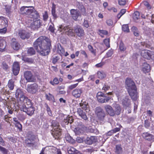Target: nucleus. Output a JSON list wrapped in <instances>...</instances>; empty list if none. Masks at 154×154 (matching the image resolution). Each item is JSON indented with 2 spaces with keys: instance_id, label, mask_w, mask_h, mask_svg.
Listing matches in <instances>:
<instances>
[{
  "instance_id": "0eeeda50",
  "label": "nucleus",
  "mask_w": 154,
  "mask_h": 154,
  "mask_svg": "<svg viewBox=\"0 0 154 154\" xmlns=\"http://www.w3.org/2000/svg\"><path fill=\"white\" fill-rule=\"evenodd\" d=\"M42 22V21L40 20H35L33 21L31 20L30 23H29L28 25L29 27L34 30L40 27Z\"/></svg>"
},
{
  "instance_id": "6ab92c4d",
  "label": "nucleus",
  "mask_w": 154,
  "mask_h": 154,
  "mask_svg": "<svg viewBox=\"0 0 154 154\" xmlns=\"http://www.w3.org/2000/svg\"><path fill=\"white\" fill-rule=\"evenodd\" d=\"M11 42V45L13 48L15 50H18L20 48V45L16 39L13 38L12 39Z\"/></svg>"
},
{
  "instance_id": "a18cd8bd",
  "label": "nucleus",
  "mask_w": 154,
  "mask_h": 154,
  "mask_svg": "<svg viewBox=\"0 0 154 154\" xmlns=\"http://www.w3.org/2000/svg\"><path fill=\"white\" fill-rule=\"evenodd\" d=\"M126 11V10L125 9H122L121 10L120 13L117 15V17L119 19L123 15Z\"/></svg>"
},
{
  "instance_id": "423d86ee",
  "label": "nucleus",
  "mask_w": 154,
  "mask_h": 154,
  "mask_svg": "<svg viewBox=\"0 0 154 154\" xmlns=\"http://www.w3.org/2000/svg\"><path fill=\"white\" fill-rule=\"evenodd\" d=\"M97 97L98 101L102 103L107 102L110 99V97L105 96L101 92H99L97 94Z\"/></svg>"
},
{
  "instance_id": "69168bd1",
  "label": "nucleus",
  "mask_w": 154,
  "mask_h": 154,
  "mask_svg": "<svg viewBox=\"0 0 154 154\" xmlns=\"http://www.w3.org/2000/svg\"><path fill=\"white\" fill-rule=\"evenodd\" d=\"M83 25L84 27L86 28H88L89 26V24L88 23V20H84V23L83 24Z\"/></svg>"
},
{
  "instance_id": "37998d69",
  "label": "nucleus",
  "mask_w": 154,
  "mask_h": 154,
  "mask_svg": "<svg viewBox=\"0 0 154 154\" xmlns=\"http://www.w3.org/2000/svg\"><path fill=\"white\" fill-rule=\"evenodd\" d=\"M45 106L46 108V110L48 114L50 116H52V114L51 111L48 105L46 103H45Z\"/></svg>"
},
{
  "instance_id": "5fc2aeb1",
  "label": "nucleus",
  "mask_w": 154,
  "mask_h": 154,
  "mask_svg": "<svg viewBox=\"0 0 154 154\" xmlns=\"http://www.w3.org/2000/svg\"><path fill=\"white\" fill-rule=\"evenodd\" d=\"M48 29L52 33L54 32L55 29L54 27V25L53 24L50 25L49 26Z\"/></svg>"
},
{
  "instance_id": "ea45409f",
  "label": "nucleus",
  "mask_w": 154,
  "mask_h": 154,
  "mask_svg": "<svg viewBox=\"0 0 154 154\" xmlns=\"http://www.w3.org/2000/svg\"><path fill=\"white\" fill-rule=\"evenodd\" d=\"M76 150L75 148L72 147L68 148V152L69 154H75Z\"/></svg>"
},
{
  "instance_id": "20e7f679",
  "label": "nucleus",
  "mask_w": 154,
  "mask_h": 154,
  "mask_svg": "<svg viewBox=\"0 0 154 154\" xmlns=\"http://www.w3.org/2000/svg\"><path fill=\"white\" fill-rule=\"evenodd\" d=\"M23 104L22 106H19V108H20L21 110L25 112L29 116L32 115L34 112V109L32 106L31 103L30 105H29L26 104Z\"/></svg>"
},
{
  "instance_id": "052dcab7",
  "label": "nucleus",
  "mask_w": 154,
  "mask_h": 154,
  "mask_svg": "<svg viewBox=\"0 0 154 154\" xmlns=\"http://www.w3.org/2000/svg\"><path fill=\"white\" fill-rule=\"evenodd\" d=\"M7 31L6 27H3L0 28V33L3 34L5 33Z\"/></svg>"
},
{
  "instance_id": "774afa93",
  "label": "nucleus",
  "mask_w": 154,
  "mask_h": 154,
  "mask_svg": "<svg viewBox=\"0 0 154 154\" xmlns=\"http://www.w3.org/2000/svg\"><path fill=\"white\" fill-rule=\"evenodd\" d=\"M113 53V51L112 50L109 51L106 53V56L107 57H111Z\"/></svg>"
},
{
  "instance_id": "9d476101",
  "label": "nucleus",
  "mask_w": 154,
  "mask_h": 154,
  "mask_svg": "<svg viewBox=\"0 0 154 154\" xmlns=\"http://www.w3.org/2000/svg\"><path fill=\"white\" fill-rule=\"evenodd\" d=\"M74 31L77 36L79 37L84 35V31L82 28L79 26L76 25L74 27Z\"/></svg>"
},
{
  "instance_id": "6e6552de",
  "label": "nucleus",
  "mask_w": 154,
  "mask_h": 154,
  "mask_svg": "<svg viewBox=\"0 0 154 154\" xmlns=\"http://www.w3.org/2000/svg\"><path fill=\"white\" fill-rule=\"evenodd\" d=\"M27 91L32 94H35L38 90V86L35 84L31 85H28L26 89Z\"/></svg>"
},
{
  "instance_id": "864d4df0",
  "label": "nucleus",
  "mask_w": 154,
  "mask_h": 154,
  "mask_svg": "<svg viewBox=\"0 0 154 154\" xmlns=\"http://www.w3.org/2000/svg\"><path fill=\"white\" fill-rule=\"evenodd\" d=\"M33 140L30 139H27L25 140V143L27 144L33 145Z\"/></svg>"
},
{
  "instance_id": "412c9836",
  "label": "nucleus",
  "mask_w": 154,
  "mask_h": 154,
  "mask_svg": "<svg viewBox=\"0 0 154 154\" xmlns=\"http://www.w3.org/2000/svg\"><path fill=\"white\" fill-rule=\"evenodd\" d=\"M112 107L114 110L115 114L118 115L120 113L121 108L119 104L116 103H113L112 105Z\"/></svg>"
},
{
  "instance_id": "13d9d810",
  "label": "nucleus",
  "mask_w": 154,
  "mask_h": 154,
  "mask_svg": "<svg viewBox=\"0 0 154 154\" xmlns=\"http://www.w3.org/2000/svg\"><path fill=\"white\" fill-rule=\"evenodd\" d=\"M60 59L59 57L56 56L52 59V62L53 64H55L59 61Z\"/></svg>"
},
{
  "instance_id": "de8ad7c7",
  "label": "nucleus",
  "mask_w": 154,
  "mask_h": 154,
  "mask_svg": "<svg viewBox=\"0 0 154 154\" xmlns=\"http://www.w3.org/2000/svg\"><path fill=\"white\" fill-rule=\"evenodd\" d=\"M102 109L100 107H96V113L97 115L104 112Z\"/></svg>"
},
{
  "instance_id": "c85d7f7f",
  "label": "nucleus",
  "mask_w": 154,
  "mask_h": 154,
  "mask_svg": "<svg viewBox=\"0 0 154 154\" xmlns=\"http://www.w3.org/2000/svg\"><path fill=\"white\" fill-rule=\"evenodd\" d=\"M58 31L60 32H64L66 30H68V26H64V25H59L58 26Z\"/></svg>"
},
{
  "instance_id": "49530a36",
  "label": "nucleus",
  "mask_w": 154,
  "mask_h": 154,
  "mask_svg": "<svg viewBox=\"0 0 154 154\" xmlns=\"http://www.w3.org/2000/svg\"><path fill=\"white\" fill-rule=\"evenodd\" d=\"M28 7L23 6L21 7L20 9V11L21 13L22 14H26L27 12V9Z\"/></svg>"
},
{
  "instance_id": "4be33fe9",
  "label": "nucleus",
  "mask_w": 154,
  "mask_h": 154,
  "mask_svg": "<svg viewBox=\"0 0 154 154\" xmlns=\"http://www.w3.org/2000/svg\"><path fill=\"white\" fill-rule=\"evenodd\" d=\"M8 22L6 18L2 17H0V28L6 27L7 26Z\"/></svg>"
},
{
  "instance_id": "a878e982",
  "label": "nucleus",
  "mask_w": 154,
  "mask_h": 154,
  "mask_svg": "<svg viewBox=\"0 0 154 154\" xmlns=\"http://www.w3.org/2000/svg\"><path fill=\"white\" fill-rule=\"evenodd\" d=\"M78 9L81 11V15L83 16H86L87 14V12H86L85 8L84 6L82 4H79L78 7Z\"/></svg>"
},
{
  "instance_id": "79ce46f5",
  "label": "nucleus",
  "mask_w": 154,
  "mask_h": 154,
  "mask_svg": "<svg viewBox=\"0 0 154 154\" xmlns=\"http://www.w3.org/2000/svg\"><path fill=\"white\" fill-rule=\"evenodd\" d=\"M122 30L125 32H129L128 26V24H124L122 26Z\"/></svg>"
},
{
  "instance_id": "7ed1b4c3",
  "label": "nucleus",
  "mask_w": 154,
  "mask_h": 154,
  "mask_svg": "<svg viewBox=\"0 0 154 154\" xmlns=\"http://www.w3.org/2000/svg\"><path fill=\"white\" fill-rule=\"evenodd\" d=\"M15 95L19 105H20V103L26 104L29 105H31L30 100L25 96L24 91L23 89H17L16 91Z\"/></svg>"
},
{
  "instance_id": "cd10ccee",
  "label": "nucleus",
  "mask_w": 154,
  "mask_h": 154,
  "mask_svg": "<svg viewBox=\"0 0 154 154\" xmlns=\"http://www.w3.org/2000/svg\"><path fill=\"white\" fill-rule=\"evenodd\" d=\"M122 103L124 106L128 107L130 104V100L128 98V97H126L123 100Z\"/></svg>"
},
{
  "instance_id": "3c124183",
  "label": "nucleus",
  "mask_w": 154,
  "mask_h": 154,
  "mask_svg": "<svg viewBox=\"0 0 154 154\" xmlns=\"http://www.w3.org/2000/svg\"><path fill=\"white\" fill-rule=\"evenodd\" d=\"M50 83L53 85L57 84L59 83V81L57 78H54L53 81H51Z\"/></svg>"
},
{
  "instance_id": "f257e3e1",
  "label": "nucleus",
  "mask_w": 154,
  "mask_h": 154,
  "mask_svg": "<svg viewBox=\"0 0 154 154\" xmlns=\"http://www.w3.org/2000/svg\"><path fill=\"white\" fill-rule=\"evenodd\" d=\"M51 45L50 39L45 37H39L34 43V46L37 51L43 56L48 54Z\"/></svg>"
},
{
  "instance_id": "bf43d9fd",
  "label": "nucleus",
  "mask_w": 154,
  "mask_h": 154,
  "mask_svg": "<svg viewBox=\"0 0 154 154\" xmlns=\"http://www.w3.org/2000/svg\"><path fill=\"white\" fill-rule=\"evenodd\" d=\"M78 85V83L73 84L68 86V88L70 90H72V89L75 88Z\"/></svg>"
},
{
  "instance_id": "c03bdc74",
  "label": "nucleus",
  "mask_w": 154,
  "mask_h": 154,
  "mask_svg": "<svg viewBox=\"0 0 154 154\" xmlns=\"http://www.w3.org/2000/svg\"><path fill=\"white\" fill-rule=\"evenodd\" d=\"M27 53L29 55H32L35 53V51L32 48H30L27 51Z\"/></svg>"
},
{
  "instance_id": "bb28decb",
  "label": "nucleus",
  "mask_w": 154,
  "mask_h": 154,
  "mask_svg": "<svg viewBox=\"0 0 154 154\" xmlns=\"http://www.w3.org/2000/svg\"><path fill=\"white\" fill-rule=\"evenodd\" d=\"M123 151L121 145L117 144L116 146L115 152L116 154H122Z\"/></svg>"
},
{
  "instance_id": "b1692460",
  "label": "nucleus",
  "mask_w": 154,
  "mask_h": 154,
  "mask_svg": "<svg viewBox=\"0 0 154 154\" xmlns=\"http://www.w3.org/2000/svg\"><path fill=\"white\" fill-rule=\"evenodd\" d=\"M142 70L144 73L149 72L150 70L149 65L146 63H143L141 66Z\"/></svg>"
},
{
  "instance_id": "4d7b16f0",
  "label": "nucleus",
  "mask_w": 154,
  "mask_h": 154,
  "mask_svg": "<svg viewBox=\"0 0 154 154\" xmlns=\"http://www.w3.org/2000/svg\"><path fill=\"white\" fill-rule=\"evenodd\" d=\"M119 48L121 51H125L126 49V47L124 46V44L122 42H121L120 44Z\"/></svg>"
},
{
  "instance_id": "e433bc0d",
  "label": "nucleus",
  "mask_w": 154,
  "mask_h": 154,
  "mask_svg": "<svg viewBox=\"0 0 154 154\" xmlns=\"http://www.w3.org/2000/svg\"><path fill=\"white\" fill-rule=\"evenodd\" d=\"M97 75L98 78L103 79L106 77L105 73L103 72L99 71L97 72Z\"/></svg>"
},
{
  "instance_id": "09e8293b",
  "label": "nucleus",
  "mask_w": 154,
  "mask_h": 154,
  "mask_svg": "<svg viewBox=\"0 0 154 154\" xmlns=\"http://www.w3.org/2000/svg\"><path fill=\"white\" fill-rule=\"evenodd\" d=\"M66 140L68 141L69 142L73 143L74 142V140L70 136L67 135L66 137Z\"/></svg>"
},
{
  "instance_id": "7c9ffc66",
  "label": "nucleus",
  "mask_w": 154,
  "mask_h": 154,
  "mask_svg": "<svg viewBox=\"0 0 154 154\" xmlns=\"http://www.w3.org/2000/svg\"><path fill=\"white\" fill-rule=\"evenodd\" d=\"M105 116L106 114L104 112L97 115L98 119L100 121H103L104 120Z\"/></svg>"
},
{
  "instance_id": "2f4dec72",
  "label": "nucleus",
  "mask_w": 154,
  "mask_h": 154,
  "mask_svg": "<svg viewBox=\"0 0 154 154\" xmlns=\"http://www.w3.org/2000/svg\"><path fill=\"white\" fill-rule=\"evenodd\" d=\"M75 134H79L83 132L84 128L82 126H79L76 128H75Z\"/></svg>"
},
{
  "instance_id": "2eb2a0df",
  "label": "nucleus",
  "mask_w": 154,
  "mask_h": 154,
  "mask_svg": "<svg viewBox=\"0 0 154 154\" xmlns=\"http://www.w3.org/2000/svg\"><path fill=\"white\" fill-rule=\"evenodd\" d=\"M104 108L106 112L111 116H113L115 115L114 110L112 107L109 105L105 106Z\"/></svg>"
},
{
  "instance_id": "aec40b11",
  "label": "nucleus",
  "mask_w": 154,
  "mask_h": 154,
  "mask_svg": "<svg viewBox=\"0 0 154 154\" xmlns=\"http://www.w3.org/2000/svg\"><path fill=\"white\" fill-rule=\"evenodd\" d=\"M97 141V139L96 137L92 136L90 137H87L85 142L88 144L91 145L96 142Z\"/></svg>"
},
{
  "instance_id": "4468645a",
  "label": "nucleus",
  "mask_w": 154,
  "mask_h": 154,
  "mask_svg": "<svg viewBox=\"0 0 154 154\" xmlns=\"http://www.w3.org/2000/svg\"><path fill=\"white\" fill-rule=\"evenodd\" d=\"M18 34L21 38L24 39L28 38L29 37V34L25 30H20L19 31Z\"/></svg>"
},
{
  "instance_id": "0e129e2a",
  "label": "nucleus",
  "mask_w": 154,
  "mask_h": 154,
  "mask_svg": "<svg viewBox=\"0 0 154 154\" xmlns=\"http://www.w3.org/2000/svg\"><path fill=\"white\" fill-rule=\"evenodd\" d=\"M118 3L120 5H124L126 3V0H118Z\"/></svg>"
},
{
  "instance_id": "f03ea898",
  "label": "nucleus",
  "mask_w": 154,
  "mask_h": 154,
  "mask_svg": "<svg viewBox=\"0 0 154 154\" xmlns=\"http://www.w3.org/2000/svg\"><path fill=\"white\" fill-rule=\"evenodd\" d=\"M125 87L132 99L136 100L138 98V93L134 82L131 79L127 78L125 82Z\"/></svg>"
},
{
  "instance_id": "e2e57ef3",
  "label": "nucleus",
  "mask_w": 154,
  "mask_h": 154,
  "mask_svg": "<svg viewBox=\"0 0 154 154\" xmlns=\"http://www.w3.org/2000/svg\"><path fill=\"white\" fill-rule=\"evenodd\" d=\"M0 150L2 152L3 154H7L8 150L5 148L0 146Z\"/></svg>"
},
{
  "instance_id": "393cba45",
  "label": "nucleus",
  "mask_w": 154,
  "mask_h": 154,
  "mask_svg": "<svg viewBox=\"0 0 154 154\" xmlns=\"http://www.w3.org/2000/svg\"><path fill=\"white\" fill-rule=\"evenodd\" d=\"M77 112L79 116L85 120L87 119L86 114L85 112H84L80 108L77 109Z\"/></svg>"
},
{
  "instance_id": "ddd939ff",
  "label": "nucleus",
  "mask_w": 154,
  "mask_h": 154,
  "mask_svg": "<svg viewBox=\"0 0 154 154\" xmlns=\"http://www.w3.org/2000/svg\"><path fill=\"white\" fill-rule=\"evenodd\" d=\"M82 92L81 88H76L72 91V94L75 98H78L80 97Z\"/></svg>"
},
{
  "instance_id": "473e14b6",
  "label": "nucleus",
  "mask_w": 154,
  "mask_h": 154,
  "mask_svg": "<svg viewBox=\"0 0 154 154\" xmlns=\"http://www.w3.org/2000/svg\"><path fill=\"white\" fill-rule=\"evenodd\" d=\"M7 86L10 90H13L14 86V82L11 79L10 80L8 81Z\"/></svg>"
},
{
  "instance_id": "a211bd4d",
  "label": "nucleus",
  "mask_w": 154,
  "mask_h": 154,
  "mask_svg": "<svg viewBox=\"0 0 154 154\" xmlns=\"http://www.w3.org/2000/svg\"><path fill=\"white\" fill-rule=\"evenodd\" d=\"M6 45L5 38L4 37H0V50L3 51L5 48Z\"/></svg>"
},
{
  "instance_id": "72a5a7b5",
  "label": "nucleus",
  "mask_w": 154,
  "mask_h": 154,
  "mask_svg": "<svg viewBox=\"0 0 154 154\" xmlns=\"http://www.w3.org/2000/svg\"><path fill=\"white\" fill-rule=\"evenodd\" d=\"M73 122V119L72 117L66 116V119H64L65 124L67 125L68 123L71 124Z\"/></svg>"
},
{
  "instance_id": "680f3d73",
  "label": "nucleus",
  "mask_w": 154,
  "mask_h": 154,
  "mask_svg": "<svg viewBox=\"0 0 154 154\" xmlns=\"http://www.w3.org/2000/svg\"><path fill=\"white\" fill-rule=\"evenodd\" d=\"M110 88L109 86L107 85H104L102 88V90H103L104 91H107L109 90Z\"/></svg>"
},
{
  "instance_id": "603ef678",
  "label": "nucleus",
  "mask_w": 154,
  "mask_h": 154,
  "mask_svg": "<svg viewBox=\"0 0 154 154\" xmlns=\"http://www.w3.org/2000/svg\"><path fill=\"white\" fill-rule=\"evenodd\" d=\"M103 42L104 44L106 45V46L107 47L109 48L110 47L109 45V38L105 39L104 40Z\"/></svg>"
},
{
  "instance_id": "338daca9",
  "label": "nucleus",
  "mask_w": 154,
  "mask_h": 154,
  "mask_svg": "<svg viewBox=\"0 0 154 154\" xmlns=\"http://www.w3.org/2000/svg\"><path fill=\"white\" fill-rule=\"evenodd\" d=\"M88 48L90 51L93 54H95V50L94 49L93 47L91 45H88Z\"/></svg>"
},
{
  "instance_id": "39448f33",
  "label": "nucleus",
  "mask_w": 154,
  "mask_h": 154,
  "mask_svg": "<svg viewBox=\"0 0 154 154\" xmlns=\"http://www.w3.org/2000/svg\"><path fill=\"white\" fill-rule=\"evenodd\" d=\"M52 125L53 128V135L59 137L61 134V131L59 127L60 125L59 123L55 121H52Z\"/></svg>"
},
{
  "instance_id": "58836bf2",
  "label": "nucleus",
  "mask_w": 154,
  "mask_h": 154,
  "mask_svg": "<svg viewBox=\"0 0 154 154\" xmlns=\"http://www.w3.org/2000/svg\"><path fill=\"white\" fill-rule=\"evenodd\" d=\"M131 30L133 32L134 35L137 36L139 35V32L137 27L135 26L132 27L131 28Z\"/></svg>"
},
{
  "instance_id": "f3484780",
  "label": "nucleus",
  "mask_w": 154,
  "mask_h": 154,
  "mask_svg": "<svg viewBox=\"0 0 154 154\" xmlns=\"http://www.w3.org/2000/svg\"><path fill=\"white\" fill-rule=\"evenodd\" d=\"M151 54V51L146 50H143L141 52V55L144 58L148 60L150 59L149 56Z\"/></svg>"
},
{
  "instance_id": "dca6fc26",
  "label": "nucleus",
  "mask_w": 154,
  "mask_h": 154,
  "mask_svg": "<svg viewBox=\"0 0 154 154\" xmlns=\"http://www.w3.org/2000/svg\"><path fill=\"white\" fill-rule=\"evenodd\" d=\"M20 69L19 63L18 62H14L13 66V72L14 75H17Z\"/></svg>"
},
{
  "instance_id": "4c0bfd02",
  "label": "nucleus",
  "mask_w": 154,
  "mask_h": 154,
  "mask_svg": "<svg viewBox=\"0 0 154 154\" xmlns=\"http://www.w3.org/2000/svg\"><path fill=\"white\" fill-rule=\"evenodd\" d=\"M46 98L49 100L54 101V97L50 93H48V94H45Z\"/></svg>"
},
{
  "instance_id": "8fccbe9b",
  "label": "nucleus",
  "mask_w": 154,
  "mask_h": 154,
  "mask_svg": "<svg viewBox=\"0 0 154 154\" xmlns=\"http://www.w3.org/2000/svg\"><path fill=\"white\" fill-rule=\"evenodd\" d=\"M142 3L144 5L148 10H149L151 8V6L148 2L144 1Z\"/></svg>"
},
{
  "instance_id": "6e6d98bb",
  "label": "nucleus",
  "mask_w": 154,
  "mask_h": 154,
  "mask_svg": "<svg viewBox=\"0 0 154 154\" xmlns=\"http://www.w3.org/2000/svg\"><path fill=\"white\" fill-rule=\"evenodd\" d=\"M1 66L2 68L5 70L7 69L8 68V65L4 62H3L1 63Z\"/></svg>"
},
{
  "instance_id": "f8f14e48",
  "label": "nucleus",
  "mask_w": 154,
  "mask_h": 154,
  "mask_svg": "<svg viewBox=\"0 0 154 154\" xmlns=\"http://www.w3.org/2000/svg\"><path fill=\"white\" fill-rule=\"evenodd\" d=\"M34 10H35L34 9L33 7H28L26 14L29 15V17L31 18H35V15L37 16V14L36 12L34 11Z\"/></svg>"
},
{
  "instance_id": "1a4fd4ad",
  "label": "nucleus",
  "mask_w": 154,
  "mask_h": 154,
  "mask_svg": "<svg viewBox=\"0 0 154 154\" xmlns=\"http://www.w3.org/2000/svg\"><path fill=\"white\" fill-rule=\"evenodd\" d=\"M71 17L75 20H77L79 17H81V14L77 9H72L70 11Z\"/></svg>"
},
{
  "instance_id": "a19ab883",
  "label": "nucleus",
  "mask_w": 154,
  "mask_h": 154,
  "mask_svg": "<svg viewBox=\"0 0 154 154\" xmlns=\"http://www.w3.org/2000/svg\"><path fill=\"white\" fill-rule=\"evenodd\" d=\"M140 17V13L138 11H136L133 14V18L134 20H138Z\"/></svg>"
},
{
  "instance_id": "9b49d317",
  "label": "nucleus",
  "mask_w": 154,
  "mask_h": 154,
  "mask_svg": "<svg viewBox=\"0 0 154 154\" xmlns=\"http://www.w3.org/2000/svg\"><path fill=\"white\" fill-rule=\"evenodd\" d=\"M24 77L28 82H34L35 79L30 71H26L24 73Z\"/></svg>"
},
{
  "instance_id": "f704fd0d",
  "label": "nucleus",
  "mask_w": 154,
  "mask_h": 154,
  "mask_svg": "<svg viewBox=\"0 0 154 154\" xmlns=\"http://www.w3.org/2000/svg\"><path fill=\"white\" fill-rule=\"evenodd\" d=\"M68 30H66L65 31L66 32V34L72 36L74 35V32L72 28L69 27V26H68Z\"/></svg>"
},
{
  "instance_id": "5701e85b",
  "label": "nucleus",
  "mask_w": 154,
  "mask_h": 154,
  "mask_svg": "<svg viewBox=\"0 0 154 154\" xmlns=\"http://www.w3.org/2000/svg\"><path fill=\"white\" fill-rule=\"evenodd\" d=\"M80 106L82 108L85 110L86 112L89 111V105L88 102L86 101L83 102L82 100V102L80 103Z\"/></svg>"
},
{
  "instance_id": "c9c22d12",
  "label": "nucleus",
  "mask_w": 154,
  "mask_h": 154,
  "mask_svg": "<svg viewBox=\"0 0 154 154\" xmlns=\"http://www.w3.org/2000/svg\"><path fill=\"white\" fill-rule=\"evenodd\" d=\"M22 59L24 62L29 63H32L34 61L31 58L22 57Z\"/></svg>"
},
{
  "instance_id": "c756f323",
  "label": "nucleus",
  "mask_w": 154,
  "mask_h": 154,
  "mask_svg": "<svg viewBox=\"0 0 154 154\" xmlns=\"http://www.w3.org/2000/svg\"><path fill=\"white\" fill-rule=\"evenodd\" d=\"M57 51L58 53L61 56L64 53V49L60 45H58L57 48Z\"/></svg>"
}]
</instances>
